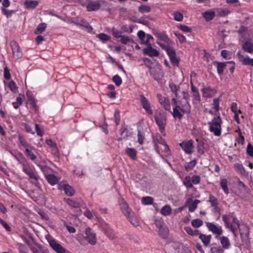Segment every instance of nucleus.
<instances>
[{
  "mask_svg": "<svg viewBox=\"0 0 253 253\" xmlns=\"http://www.w3.org/2000/svg\"><path fill=\"white\" fill-rule=\"evenodd\" d=\"M222 220L226 228L229 229L231 232L235 236L236 232L239 229L241 237H247L249 235L248 227L244 225L240 226L239 221L237 218L232 214H223Z\"/></svg>",
  "mask_w": 253,
  "mask_h": 253,
  "instance_id": "nucleus-1",
  "label": "nucleus"
},
{
  "mask_svg": "<svg viewBox=\"0 0 253 253\" xmlns=\"http://www.w3.org/2000/svg\"><path fill=\"white\" fill-rule=\"evenodd\" d=\"M121 210L132 225L136 227L139 225V221L138 218L134 215L126 202L122 203Z\"/></svg>",
  "mask_w": 253,
  "mask_h": 253,
  "instance_id": "nucleus-2",
  "label": "nucleus"
},
{
  "mask_svg": "<svg viewBox=\"0 0 253 253\" xmlns=\"http://www.w3.org/2000/svg\"><path fill=\"white\" fill-rule=\"evenodd\" d=\"M221 124L222 120L219 116L214 117L211 121L208 123L210 131L215 136H220L221 133Z\"/></svg>",
  "mask_w": 253,
  "mask_h": 253,
  "instance_id": "nucleus-3",
  "label": "nucleus"
},
{
  "mask_svg": "<svg viewBox=\"0 0 253 253\" xmlns=\"http://www.w3.org/2000/svg\"><path fill=\"white\" fill-rule=\"evenodd\" d=\"M191 111V106L190 104H183L181 105H176L173 109L172 113L174 118L180 120L184 114L189 113Z\"/></svg>",
  "mask_w": 253,
  "mask_h": 253,
  "instance_id": "nucleus-4",
  "label": "nucleus"
},
{
  "mask_svg": "<svg viewBox=\"0 0 253 253\" xmlns=\"http://www.w3.org/2000/svg\"><path fill=\"white\" fill-rule=\"evenodd\" d=\"M154 118L156 124L159 126L160 132L163 133L165 131L166 125V116L165 113L161 111H156Z\"/></svg>",
  "mask_w": 253,
  "mask_h": 253,
  "instance_id": "nucleus-5",
  "label": "nucleus"
},
{
  "mask_svg": "<svg viewBox=\"0 0 253 253\" xmlns=\"http://www.w3.org/2000/svg\"><path fill=\"white\" fill-rule=\"evenodd\" d=\"M46 239L51 248L56 253H72L71 252L66 250L51 237L48 236L46 238Z\"/></svg>",
  "mask_w": 253,
  "mask_h": 253,
  "instance_id": "nucleus-6",
  "label": "nucleus"
},
{
  "mask_svg": "<svg viewBox=\"0 0 253 253\" xmlns=\"http://www.w3.org/2000/svg\"><path fill=\"white\" fill-rule=\"evenodd\" d=\"M141 104L142 107L145 110L148 115H152L153 113L151 104L148 100L144 96L143 94L138 95L137 98Z\"/></svg>",
  "mask_w": 253,
  "mask_h": 253,
  "instance_id": "nucleus-7",
  "label": "nucleus"
},
{
  "mask_svg": "<svg viewBox=\"0 0 253 253\" xmlns=\"http://www.w3.org/2000/svg\"><path fill=\"white\" fill-rule=\"evenodd\" d=\"M206 224L208 230L215 235L216 238L219 237L222 234L221 226L213 222H207Z\"/></svg>",
  "mask_w": 253,
  "mask_h": 253,
  "instance_id": "nucleus-8",
  "label": "nucleus"
},
{
  "mask_svg": "<svg viewBox=\"0 0 253 253\" xmlns=\"http://www.w3.org/2000/svg\"><path fill=\"white\" fill-rule=\"evenodd\" d=\"M179 146L186 154L190 155L194 152V141L192 140L183 141L179 143Z\"/></svg>",
  "mask_w": 253,
  "mask_h": 253,
  "instance_id": "nucleus-9",
  "label": "nucleus"
},
{
  "mask_svg": "<svg viewBox=\"0 0 253 253\" xmlns=\"http://www.w3.org/2000/svg\"><path fill=\"white\" fill-rule=\"evenodd\" d=\"M164 147V150L161 152L162 148H160L158 144H155V150L158 155L167 163L169 164L168 160L165 158V157H168L171 155V152L170 149L168 145H166Z\"/></svg>",
  "mask_w": 253,
  "mask_h": 253,
  "instance_id": "nucleus-10",
  "label": "nucleus"
},
{
  "mask_svg": "<svg viewBox=\"0 0 253 253\" xmlns=\"http://www.w3.org/2000/svg\"><path fill=\"white\" fill-rule=\"evenodd\" d=\"M22 170L31 179H32L35 181V182L38 181V178L35 173L33 169L30 167L29 164L26 161V162H23L22 164Z\"/></svg>",
  "mask_w": 253,
  "mask_h": 253,
  "instance_id": "nucleus-11",
  "label": "nucleus"
},
{
  "mask_svg": "<svg viewBox=\"0 0 253 253\" xmlns=\"http://www.w3.org/2000/svg\"><path fill=\"white\" fill-rule=\"evenodd\" d=\"M10 44L12 50L14 58L16 60L21 58L22 57V52L18 43L13 41L10 42Z\"/></svg>",
  "mask_w": 253,
  "mask_h": 253,
  "instance_id": "nucleus-12",
  "label": "nucleus"
},
{
  "mask_svg": "<svg viewBox=\"0 0 253 253\" xmlns=\"http://www.w3.org/2000/svg\"><path fill=\"white\" fill-rule=\"evenodd\" d=\"M86 236V240L87 243L91 245H95L97 242L96 235L95 233L91 232V228L87 227L84 231Z\"/></svg>",
  "mask_w": 253,
  "mask_h": 253,
  "instance_id": "nucleus-13",
  "label": "nucleus"
},
{
  "mask_svg": "<svg viewBox=\"0 0 253 253\" xmlns=\"http://www.w3.org/2000/svg\"><path fill=\"white\" fill-rule=\"evenodd\" d=\"M240 36L245 39L251 40L253 38V33L251 29L245 26H242L238 30Z\"/></svg>",
  "mask_w": 253,
  "mask_h": 253,
  "instance_id": "nucleus-14",
  "label": "nucleus"
},
{
  "mask_svg": "<svg viewBox=\"0 0 253 253\" xmlns=\"http://www.w3.org/2000/svg\"><path fill=\"white\" fill-rule=\"evenodd\" d=\"M102 229L104 234L110 240H113L117 238L115 232L110 227V226L105 223L102 224Z\"/></svg>",
  "mask_w": 253,
  "mask_h": 253,
  "instance_id": "nucleus-15",
  "label": "nucleus"
},
{
  "mask_svg": "<svg viewBox=\"0 0 253 253\" xmlns=\"http://www.w3.org/2000/svg\"><path fill=\"white\" fill-rule=\"evenodd\" d=\"M201 91L203 97L206 98H211L216 93V89L210 86L203 87Z\"/></svg>",
  "mask_w": 253,
  "mask_h": 253,
  "instance_id": "nucleus-16",
  "label": "nucleus"
},
{
  "mask_svg": "<svg viewBox=\"0 0 253 253\" xmlns=\"http://www.w3.org/2000/svg\"><path fill=\"white\" fill-rule=\"evenodd\" d=\"M237 55L239 60L243 64L253 67V58H250L248 56H244L242 54L241 51H238Z\"/></svg>",
  "mask_w": 253,
  "mask_h": 253,
  "instance_id": "nucleus-17",
  "label": "nucleus"
},
{
  "mask_svg": "<svg viewBox=\"0 0 253 253\" xmlns=\"http://www.w3.org/2000/svg\"><path fill=\"white\" fill-rule=\"evenodd\" d=\"M158 99L160 104L166 110L170 111V104L169 99L162 96L161 94L157 95Z\"/></svg>",
  "mask_w": 253,
  "mask_h": 253,
  "instance_id": "nucleus-18",
  "label": "nucleus"
},
{
  "mask_svg": "<svg viewBox=\"0 0 253 253\" xmlns=\"http://www.w3.org/2000/svg\"><path fill=\"white\" fill-rule=\"evenodd\" d=\"M64 201L73 208H79L82 205V201L78 199L64 198Z\"/></svg>",
  "mask_w": 253,
  "mask_h": 253,
  "instance_id": "nucleus-19",
  "label": "nucleus"
},
{
  "mask_svg": "<svg viewBox=\"0 0 253 253\" xmlns=\"http://www.w3.org/2000/svg\"><path fill=\"white\" fill-rule=\"evenodd\" d=\"M156 225L159 229L158 232L160 236L162 238H166L169 233L168 227L164 224H159V223H156Z\"/></svg>",
  "mask_w": 253,
  "mask_h": 253,
  "instance_id": "nucleus-20",
  "label": "nucleus"
},
{
  "mask_svg": "<svg viewBox=\"0 0 253 253\" xmlns=\"http://www.w3.org/2000/svg\"><path fill=\"white\" fill-rule=\"evenodd\" d=\"M143 52L144 54L148 55L150 57H156L159 55V52L153 48L151 44H149L146 48H144Z\"/></svg>",
  "mask_w": 253,
  "mask_h": 253,
  "instance_id": "nucleus-21",
  "label": "nucleus"
},
{
  "mask_svg": "<svg viewBox=\"0 0 253 253\" xmlns=\"http://www.w3.org/2000/svg\"><path fill=\"white\" fill-rule=\"evenodd\" d=\"M200 202L199 200H195L193 201L192 199L188 198L186 201V205L188 207V210L190 212H193L197 208V205Z\"/></svg>",
  "mask_w": 253,
  "mask_h": 253,
  "instance_id": "nucleus-22",
  "label": "nucleus"
},
{
  "mask_svg": "<svg viewBox=\"0 0 253 253\" xmlns=\"http://www.w3.org/2000/svg\"><path fill=\"white\" fill-rule=\"evenodd\" d=\"M88 11H97L100 8V3L98 0L91 1L86 6Z\"/></svg>",
  "mask_w": 253,
  "mask_h": 253,
  "instance_id": "nucleus-23",
  "label": "nucleus"
},
{
  "mask_svg": "<svg viewBox=\"0 0 253 253\" xmlns=\"http://www.w3.org/2000/svg\"><path fill=\"white\" fill-rule=\"evenodd\" d=\"M190 86L192 93V96L194 97V100L199 103L201 99L198 89L194 85L192 82L190 83Z\"/></svg>",
  "mask_w": 253,
  "mask_h": 253,
  "instance_id": "nucleus-24",
  "label": "nucleus"
},
{
  "mask_svg": "<svg viewBox=\"0 0 253 253\" xmlns=\"http://www.w3.org/2000/svg\"><path fill=\"white\" fill-rule=\"evenodd\" d=\"M39 4V1L33 0H26L24 2L25 7L27 9H35Z\"/></svg>",
  "mask_w": 253,
  "mask_h": 253,
  "instance_id": "nucleus-25",
  "label": "nucleus"
},
{
  "mask_svg": "<svg viewBox=\"0 0 253 253\" xmlns=\"http://www.w3.org/2000/svg\"><path fill=\"white\" fill-rule=\"evenodd\" d=\"M233 61L226 62H219L215 61L213 63L214 65H216L217 71L218 74L221 75L223 73L224 69L228 63H232Z\"/></svg>",
  "mask_w": 253,
  "mask_h": 253,
  "instance_id": "nucleus-26",
  "label": "nucleus"
},
{
  "mask_svg": "<svg viewBox=\"0 0 253 253\" xmlns=\"http://www.w3.org/2000/svg\"><path fill=\"white\" fill-rule=\"evenodd\" d=\"M198 236L204 246L206 247L208 246L211 240V235H205L200 233Z\"/></svg>",
  "mask_w": 253,
  "mask_h": 253,
  "instance_id": "nucleus-27",
  "label": "nucleus"
},
{
  "mask_svg": "<svg viewBox=\"0 0 253 253\" xmlns=\"http://www.w3.org/2000/svg\"><path fill=\"white\" fill-rule=\"evenodd\" d=\"M202 14L207 21H210L214 18L215 12L213 10L210 9L203 12Z\"/></svg>",
  "mask_w": 253,
  "mask_h": 253,
  "instance_id": "nucleus-28",
  "label": "nucleus"
},
{
  "mask_svg": "<svg viewBox=\"0 0 253 253\" xmlns=\"http://www.w3.org/2000/svg\"><path fill=\"white\" fill-rule=\"evenodd\" d=\"M61 188L64 191L65 194L68 196H72L75 193L73 188L68 184H64Z\"/></svg>",
  "mask_w": 253,
  "mask_h": 253,
  "instance_id": "nucleus-29",
  "label": "nucleus"
},
{
  "mask_svg": "<svg viewBox=\"0 0 253 253\" xmlns=\"http://www.w3.org/2000/svg\"><path fill=\"white\" fill-rule=\"evenodd\" d=\"M243 49L249 53H253V43L250 41H246L242 44Z\"/></svg>",
  "mask_w": 253,
  "mask_h": 253,
  "instance_id": "nucleus-30",
  "label": "nucleus"
},
{
  "mask_svg": "<svg viewBox=\"0 0 253 253\" xmlns=\"http://www.w3.org/2000/svg\"><path fill=\"white\" fill-rule=\"evenodd\" d=\"M126 154L132 160L136 158L137 150L134 148H127L125 150Z\"/></svg>",
  "mask_w": 253,
  "mask_h": 253,
  "instance_id": "nucleus-31",
  "label": "nucleus"
},
{
  "mask_svg": "<svg viewBox=\"0 0 253 253\" xmlns=\"http://www.w3.org/2000/svg\"><path fill=\"white\" fill-rule=\"evenodd\" d=\"M34 149L33 146H31L29 148L26 149L25 150V153L27 157L32 161H35L37 159L36 155L33 152V150Z\"/></svg>",
  "mask_w": 253,
  "mask_h": 253,
  "instance_id": "nucleus-32",
  "label": "nucleus"
},
{
  "mask_svg": "<svg viewBox=\"0 0 253 253\" xmlns=\"http://www.w3.org/2000/svg\"><path fill=\"white\" fill-rule=\"evenodd\" d=\"M222 247L224 249H228L230 247V243L228 238L225 236H222L219 238Z\"/></svg>",
  "mask_w": 253,
  "mask_h": 253,
  "instance_id": "nucleus-33",
  "label": "nucleus"
},
{
  "mask_svg": "<svg viewBox=\"0 0 253 253\" xmlns=\"http://www.w3.org/2000/svg\"><path fill=\"white\" fill-rule=\"evenodd\" d=\"M220 186L224 193L227 195L229 194V188L228 187V181L226 178H222L220 182Z\"/></svg>",
  "mask_w": 253,
  "mask_h": 253,
  "instance_id": "nucleus-34",
  "label": "nucleus"
},
{
  "mask_svg": "<svg viewBox=\"0 0 253 253\" xmlns=\"http://www.w3.org/2000/svg\"><path fill=\"white\" fill-rule=\"evenodd\" d=\"M47 181L51 185H54L58 182V178L54 174H48L46 176Z\"/></svg>",
  "mask_w": 253,
  "mask_h": 253,
  "instance_id": "nucleus-35",
  "label": "nucleus"
},
{
  "mask_svg": "<svg viewBox=\"0 0 253 253\" xmlns=\"http://www.w3.org/2000/svg\"><path fill=\"white\" fill-rule=\"evenodd\" d=\"M11 155L14 157L20 164H22L23 162H26V159L24 157L23 154L21 152H19L18 155L14 154L12 151H9Z\"/></svg>",
  "mask_w": 253,
  "mask_h": 253,
  "instance_id": "nucleus-36",
  "label": "nucleus"
},
{
  "mask_svg": "<svg viewBox=\"0 0 253 253\" xmlns=\"http://www.w3.org/2000/svg\"><path fill=\"white\" fill-rule=\"evenodd\" d=\"M184 230L188 234L193 236H198L200 233L199 230L193 229L190 226L185 227Z\"/></svg>",
  "mask_w": 253,
  "mask_h": 253,
  "instance_id": "nucleus-37",
  "label": "nucleus"
},
{
  "mask_svg": "<svg viewBox=\"0 0 253 253\" xmlns=\"http://www.w3.org/2000/svg\"><path fill=\"white\" fill-rule=\"evenodd\" d=\"M155 35L157 38L167 43H169L170 41L169 37L163 33H156L155 34Z\"/></svg>",
  "mask_w": 253,
  "mask_h": 253,
  "instance_id": "nucleus-38",
  "label": "nucleus"
},
{
  "mask_svg": "<svg viewBox=\"0 0 253 253\" xmlns=\"http://www.w3.org/2000/svg\"><path fill=\"white\" fill-rule=\"evenodd\" d=\"M18 141L20 144L25 148V150L26 149L29 148L31 145H30L27 141L23 138L21 135H19L18 136Z\"/></svg>",
  "mask_w": 253,
  "mask_h": 253,
  "instance_id": "nucleus-39",
  "label": "nucleus"
},
{
  "mask_svg": "<svg viewBox=\"0 0 253 253\" xmlns=\"http://www.w3.org/2000/svg\"><path fill=\"white\" fill-rule=\"evenodd\" d=\"M172 211V209L170 206L167 205L164 206L161 210V213L164 216L169 215Z\"/></svg>",
  "mask_w": 253,
  "mask_h": 253,
  "instance_id": "nucleus-40",
  "label": "nucleus"
},
{
  "mask_svg": "<svg viewBox=\"0 0 253 253\" xmlns=\"http://www.w3.org/2000/svg\"><path fill=\"white\" fill-rule=\"evenodd\" d=\"M153 198L150 196H146L142 198L141 202L143 205H152L153 203Z\"/></svg>",
  "mask_w": 253,
  "mask_h": 253,
  "instance_id": "nucleus-41",
  "label": "nucleus"
},
{
  "mask_svg": "<svg viewBox=\"0 0 253 253\" xmlns=\"http://www.w3.org/2000/svg\"><path fill=\"white\" fill-rule=\"evenodd\" d=\"M46 27V24L45 23H42L38 25L34 33L37 35L42 33L43 31H44Z\"/></svg>",
  "mask_w": 253,
  "mask_h": 253,
  "instance_id": "nucleus-42",
  "label": "nucleus"
},
{
  "mask_svg": "<svg viewBox=\"0 0 253 253\" xmlns=\"http://www.w3.org/2000/svg\"><path fill=\"white\" fill-rule=\"evenodd\" d=\"M77 25L79 26V28L83 30L89 31L92 29L89 24L84 20H82L81 23H77Z\"/></svg>",
  "mask_w": 253,
  "mask_h": 253,
  "instance_id": "nucleus-43",
  "label": "nucleus"
},
{
  "mask_svg": "<svg viewBox=\"0 0 253 253\" xmlns=\"http://www.w3.org/2000/svg\"><path fill=\"white\" fill-rule=\"evenodd\" d=\"M46 143L51 148L52 151L54 153H57L58 152V148L56 145V144L53 142L52 139H49L46 140Z\"/></svg>",
  "mask_w": 253,
  "mask_h": 253,
  "instance_id": "nucleus-44",
  "label": "nucleus"
},
{
  "mask_svg": "<svg viewBox=\"0 0 253 253\" xmlns=\"http://www.w3.org/2000/svg\"><path fill=\"white\" fill-rule=\"evenodd\" d=\"M77 240L82 245L85 246L87 244L86 240V236H84L82 234H78L77 235Z\"/></svg>",
  "mask_w": 253,
  "mask_h": 253,
  "instance_id": "nucleus-45",
  "label": "nucleus"
},
{
  "mask_svg": "<svg viewBox=\"0 0 253 253\" xmlns=\"http://www.w3.org/2000/svg\"><path fill=\"white\" fill-rule=\"evenodd\" d=\"M169 87L170 90L175 94V97L177 98L178 91L179 90L180 87L173 83H170L169 84Z\"/></svg>",
  "mask_w": 253,
  "mask_h": 253,
  "instance_id": "nucleus-46",
  "label": "nucleus"
},
{
  "mask_svg": "<svg viewBox=\"0 0 253 253\" xmlns=\"http://www.w3.org/2000/svg\"><path fill=\"white\" fill-rule=\"evenodd\" d=\"M203 224V221L199 218L193 219L191 221L192 226L195 228H198L202 226Z\"/></svg>",
  "mask_w": 253,
  "mask_h": 253,
  "instance_id": "nucleus-47",
  "label": "nucleus"
},
{
  "mask_svg": "<svg viewBox=\"0 0 253 253\" xmlns=\"http://www.w3.org/2000/svg\"><path fill=\"white\" fill-rule=\"evenodd\" d=\"M138 11L141 13H148L151 11V8L150 6L141 5L138 7Z\"/></svg>",
  "mask_w": 253,
  "mask_h": 253,
  "instance_id": "nucleus-48",
  "label": "nucleus"
},
{
  "mask_svg": "<svg viewBox=\"0 0 253 253\" xmlns=\"http://www.w3.org/2000/svg\"><path fill=\"white\" fill-rule=\"evenodd\" d=\"M96 37L104 43L106 42L110 39V37L107 34L104 33H100L97 35Z\"/></svg>",
  "mask_w": 253,
  "mask_h": 253,
  "instance_id": "nucleus-49",
  "label": "nucleus"
},
{
  "mask_svg": "<svg viewBox=\"0 0 253 253\" xmlns=\"http://www.w3.org/2000/svg\"><path fill=\"white\" fill-rule=\"evenodd\" d=\"M8 87L9 88L10 90L14 92L15 93L17 92V86L16 85V84L14 81L13 80L10 81L8 84Z\"/></svg>",
  "mask_w": 253,
  "mask_h": 253,
  "instance_id": "nucleus-50",
  "label": "nucleus"
},
{
  "mask_svg": "<svg viewBox=\"0 0 253 253\" xmlns=\"http://www.w3.org/2000/svg\"><path fill=\"white\" fill-rule=\"evenodd\" d=\"M208 201L210 203L211 207L213 206H218V201L217 198L212 195H210Z\"/></svg>",
  "mask_w": 253,
  "mask_h": 253,
  "instance_id": "nucleus-51",
  "label": "nucleus"
},
{
  "mask_svg": "<svg viewBox=\"0 0 253 253\" xmlns=\"http://www.w3.org/2000/svg\"><path fill=\"white\" fill-rule=\"evenodd\" d=\"M173 18L175 21H181L183 18V14L180 12L176 11L172 14Z\"/></svg>",
  "mask_w": 253,
  "mask_h": 253,
  "instance_id": "nucleus-52",
  "label": "nucleus"
},
{
  "mask_svg": "<svg viewBox=\"0 0 253 253\" xmlns=\"http://www.w3.org/2000/svg\"><path fill=\"white\" fill-rule=\"evenodd\" d=\"M183 184L187 188H190L192 187L193 185L191 182V177L189 176H186L185 177Z\"/></svg>",
  "mask_w": 253,
  "mask_h": 253,
  "instance_id": "nucleus-53",
  "label": "nucleus"
},
{
  "mask_svg": "<svg viewBox=\"0 0 253 253\" xmlns=\"http://www.w3.org/2000/svg\"><path fill=\"white\" fill-rule=\"evenodd\" d=\"M0 9L2 13L6 16L7 18H9L11 16L13 11L12 10L7 9L3 7H1Z\"/></svg>",
  "mask_w": 253,
  "mask_h": 253,
  "instance_id": "nucleus-54",
  "label": "nucleus"
},
{
  "mask_svg": "<svg viewBox=\"0 0 253 253\" xmlns=\"http://www.w3.org/2000/svg\"><path fill=\"white\" fill-rule=\"evenodd\" d=\"M112 80L117 86H120L122 83V80L118 75H115Z\"/></svg>",
  "mask_w": 253,
  "mask_h": 253,
  "instance_id": "nucleus-55",
  "label": "nucleus"
},
{
  "mask_svg": "<svg viewBox=\"0 0 253 253\" xmlns=\"http://www.w3.org/2000/svg\"><path fill=\"white\" fill-rule=\"evenodd\" d=\"M213 107L215 112H218L219 109V97L214 98L213 100Z\"/></svg>",
  "mask_w": 253,
  "mask_h": 253,
  "instance_id": "nucleus-56",
  "label": "nucleus"
},
{
  "mask_svg": "<svg viewBox=\"0 0 253 253\" xmlns=\"http://www.w3.org/2000/svg\"><path fill=\"white\" fill-rule=\"evenodd\" d=\"M221 55L223 58L225 59H230L231 58V53L230 51L226 50H223L221 52Z\"/></svg>",
  "mask_w": 253,
  "mask_h": 253,
  "instance_id": "nucleus-57",
  "label": "nucleus"
},
{
  "mask_svg": "<svg viewBox=\"0 0 253 253\" xmlns=\"http://www.w3.org/2000/svg\"><path fill=\"white\" fill-rule=\"evenodd\" d=\"M217 12L220 16H225L229 14L230 13L229 11L226 9H217Z\"/></svg>",
  "mask_w": 253,
  "mask_h": 253,
  "instance_id": "nucleus-58",
  "label": "nucleus"
},
{
  "mask_svg": "<svg viewBox=\"0 0 253 253\" xmlns=\"http://www.w3.org/2000/svg\"><path fill=\"white\" fill-rule=\"evenodd\" d=\"M230 109H231V111L233 113H238V112L241 113V110H239L238 108L237 104L235 102H233L231 103V106H230Z\"/></svg>",
  "mask_w": 253,
  "mask_h": 253,
  "instance_id": "nucleus-59",
  "label": "nucleus"
},
{
  "mask_svg": "<svg viewBox=\"0 0 253 253\" xmlns=\"http://www.w3.org/2000/svg\"><path fill=\"white\" fill-rule=\"evenodd\" d=\"M144 139V136L143 133L140 130H138L137 133V141L140 145L143 143Z\"/></svg>",
  "mask_w": 253,
  "mask_h": 253,
  "instance_id": "nucleus-60",
  "label": "nucleus"
},
{
  "mask_svg": "<svg viewBox=\"0 0 253 253\" xmlns=\"http://www.w3.org/2000/svg\"><path fill=\"white\" fill-rule=\"evenodd\" d=\"M197 164V161L196 160H193L191 161V162H189L188 163L187 165H186L185 168L187 170L189 169H193V168L196 166Z\"/></svg>",
  "mask_w": 253,
  "mask_h": 253,
  "instance_id": "nucleus-61",
  "label": "nucleus"
},
{
  "mask_svg": "<svg viewBox=\"0 0 253 253\" xmlns=\"http://www.w3.org/2000/svg\"><path fill=\"white\" fill-rule=\"evenodd\" d=\"M223 250L219 246L212 247L211 249V253H222Z\"/></svg>",
  "mask_w": 253,
  "mask_h": 253,
  "instance_id": "nucleus-62",
  "label": "nucleus"
},
{
  "mask_svg": "<svg viewBox=\"0 0 253 253\" xmlns=\"http://www.w3.org/2000/svg\"><path fill=\"white\" fill-rule=\"evenodd\" d=\"M18 250L19 253H27L28 250L26 246L22 244H18Z\"/></svg>",
  "mask_w": 253,
  "mask_h": 253,
  "instance_id": "nucleus-63",
  "label": "nucleus"
},
{
  "mask_svg": "<svg viewBox=\"0 0 253 253\" xmlns=\"http://www.w3.org/2000/svg\"><path fill=\"white\" fill-rule=\"evenodd\" d=\"M247 153L250 156H253V146L250 143L247 145Z\"/></svg>",
  "mask_w": 253,
  "mask_h": 253,
  "instance_id": "nucleus-64",
  "label": "nucleus"
}]
</instances>
